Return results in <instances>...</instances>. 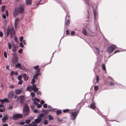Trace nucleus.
I'll return each mask as SVG.
<instances>
[{"mask_svg": "<svg viewBox=\"0 0 126 126\" xmlns=\"http://www.w3.org/2000/svg\"><path fill=\"white\" fill-rule=\"evenodd\" d=\"M29 126H36L35 125H33L32 123L30 124H28Z\"/></svg>", "mask_w": 126, "mask_h": 126, "instance_id": "64", "label": "nucleus"}, {"mask_svg": "<svg viewBox=\"0 0 126 126\" xmlns=\"http://www.w3.org/2000/svg\"><path fill=\"white\" fill-rule=\"evenodd\" d=\"M37 99V98H36L35 97H34V98H32V100L33 101H36Z\"/></svg>", "mask_w": 126, "mask_h": 126, "instance_id": "53", "label": "nucleus"}, {"mask_svg": "<svg viewBox=\"0 0 126 126\" xmlns=\"http://www.w3.org/2000/svg\"><path fill=\"white\" fill-rule=\"evenodd\" d=\"M23 16L22 15L20 18H16L14 22V25L16 26L17 25L18 22L20 21L23 18Z\"/></svg>", "mask_w": 126, "mask_h": 126, "instance_id": "11", "label": "nucleus"}, {"mask_svg": "<svg viewBox=\"0 0 126 126\" xmlns=\"http://www.w3.org/2000/svg\"><path fill=\"white\" fill-rule=\"evenodd\" d=\"M13 55L14 56L12 59V61L11 64V66L13 67L15 65V64L17 63L18 61V57L15 53H14Z\"/></svg>", "mask_w": 126, "mask_h": 126, "instance_id": "5", "label": "nucleus"}, {"mask_svg": "<svg viewBox=\"0 0 126 126\" xmlns=\"http://www.w3.org/2000/svg\"><path fill=\"white\" fill-rule=\"evenodd\" d=\"M85 1L86 4H87V6H88L87 9V12L89 14H91L92 13V10L93 11L94 15V23L95 25V29L94 30L92 29L91 27L88 28V29L89 31V32L90 34V36H93L94 35V32L96 30L97 26L98 25V23H96L95 22V20L96 19V16L97 14L96 12V11H94L93 10V8L92 5L90 4L88 0H84Z\"/></svg>", "mask_w": 126, "mask_h": 126, "instance_id": "1", "label": "nucleus"}, {"mask_svg": "<svg viewBox=\"0 0 126 126\" xmlns=\"http://www.w3.org/2000/svg\"><path fill=\"white\" fill-rule=\"evenodd\" d=\"M44 103L45 102L43 100H42L41 101L40 103L41 104L43 105L44 104Z\"/></svg>", "mask_w": 126, "mask_h": 126, "instance_id": "60", "label": "nucleus"}, {"mask_svg": "<svg viewBox=\"0 0 126 126\" xmlns=\"http://www.w3.org/2000/svg\"><path fill=\"white\" fill-rule=\"evenodd\" d=\"M8 46L9 48L10 49H11L12 47V45L11 43L9 42H8Z\"/></svg>", "mask_w": 126, "mask_h": 126, "instance_id": "30", "label": "nucleus"}, {"mask_svg": "<svg viewBox=\"0 0 126 126\" xmlns=\"http://www.w3.org/2000/svg\"><path fill=\"white\" fill-rule=\"evenodd\" d=\"M40 71L41 70L40 69H39L36 71L35 73L33 76V78L36 79L37 77L41 75V73H40Z\"/></svg>", "mask_w": 126, "mask_h": 126, "instance_id": "10", "label": "nucleus"}, {"mask_svg": "<svg viewBox=\"0 0 126 126\" xmlns=\"http://www.w3.org/2000/svg\"><path fill=\"white\" fill-rule=\"evenodd\" d=\"M30 110L29 107L27 104H25L23 108V114L25 117L28 115L30 113Z\"/></svg>", "mask_w": 126, "mask_h": 126, "instance_id": "2", "label": "nucleus"}, {"mask_svg": "<svg viewBox=\"0 0 126 126\" xmlns=\"http://www.w3.org/2000/svg\"><path fill=\"white\" fill-rule=\"evenodd\" d=\"M57 111H56V114L57 115H59L60 114L62 113V111L61 110H57Z\"/></svg>", "mask_w": 126, "mask_h": 126, "instance_id": "28", "label": "nucleus"}, {"mask_svg": "<svg viewBox=\"0 0 126 126\" xmlns=\"http://www.w3.org/2000/svg\"><path fill=\"white\" fill-rule=\"evenodd\" d=\"M14 95V94L13 92H10L8 95V97L9 99H11L13 96Z\"/></svg>", "mask_w": 126, "mask_h": 126, "instance_id": "13", "label": "nucleus"}, {"mask_svg": "<svg viewBox=\"0 0 126 126\" xmlns=\"http://www.w3.org/2000/svg\"><path fill=\"white\" fill-rule=\"evenodd\" d=\"M15 93L17 95L20 94L22 92V90L21 89H17L15 90Z\"/></svg>", "mask_w": 126, "mask_h": 126, "instance_id": "16", "label": "nucleus"}, {"mask_svg": "<svg viewBox=\"0 0 126 126\" xmlns=\"http://www.w3.org/2000/svg\"><path fill=\"white\" fill-rule=\"evenodd\" d=\"M70 19H69L67 20L66 24V25H68L70 23Z\"/></svg>", "mask_w": 126, "mask_h": 126, "instance_id": "38", "label": "nucleus"}, {"mask_svg": "<svg viewBox=\"0 0 126 126\" xmlns=\"http://www.w3.org/2000/svg\"><path fill=\"white\" fill-rule=\"evenodd\" d=\"M31 122V120H26L25 121V123L26 124H28L30 123Z\"/></svg>", "mask_w": 126, "mask_h": 126, "instance_id": "44", "label": "nucleus"}, {"mask_svg": "<svg viewBox=\"0 0 126 126\" xmlns=\"http://www.w3.org/2000/svg\"><path fill=\"white\" fill-rule=\"evenodd\" d=\"M23 36H20L19 38L20 41L21 42H22L23 41Z\"/></svg>", "mask_w": 126, "mask_h": 126, "instance_id": "54", "label": "nucleus"}, {"mask_svg": "<svg viewBox=\"0 0 126 126\" xmlns=\"http://www.w3.org/2000/svg\"><path fill=\"white\" fill-rule=\"evenodd\" d=\"M102 68L105 71L106 70V67L105 65L104 64H103L102 66Z\"/></svg>", "mask_w": 126, "mask_h": 126, "instance_id": "45", "label": "nucleus"}, {"mask_svg": "<svg viewBox=\"0 0 126 126\" xmlns=\"http://www.w3.org/2000/svg\"><path fill=\"white\" fill-rule=\"evenodd\" d=\"M44 116V114L43 113H41L39 114V118H41L43 117Z\"/></svg>", "mask_w": 126, "mask_h": 126, "instance_id": "42", "label": "nucleus"}, {"mask_svg": "<svg viewBox=\"0 0 126 126\" xmlns=\"http://www.w3.org/2000/svg\"><path fill=\"white\" fill-rule=\"evenodd\" d=\"M69 111V109H66L64 110H63V112L64 113H66L67 112Z\"/></svg>", "mask_w": 126, "mask_h": 126, "instance_id": "41", "label": "nucleus"}, {"mask_svg": "<svg viewBox=\"0 0 126 126\" xmlns=\"http://www.w3.org/2000/svg\"><path fill=\"white\" fill-rule=\"evenodd\" d=\"M18 74V72H14L13 71H12L10 73V75H12L13 74H15L16 75H17Z\"/></svg>", "mask_w": 126, "mask_h": 126, "instance_id": "24", "label": "nucleus"}, {"mask_svg": "<svg viewBox=\"0 0 126 126\" xmlns=\"http://www.w3.org/2000/svg\"><path fill=\"white\" fill-rule=\"evenodd\" d=\"M96 82L98 83L99 80V78L98 76L97 75L96 76Z\"/></svg>", "mask_w": 126, "mask_h": 126, "instance_id": "34", "label": "nucleus"}, {"mask_svg": "<svg viewBox=\"0 0 126 126\" xmlns=\"http://www.w3.org/2000/svg\"><path fill=\"white\" fill-rule=\"evenodd\" d=\"M37 108H40L41 107V104H37Z\"/></svg>", "mask_w": 126, "mask_h": 126, "instance_id": "62", "label": "nucleus"}, {"mask_svg": "<svg viewBox=\"0 0 126 126\" xmlns=\"http://www.w3.org/2000/svg\"><path fill=\"white\" fill-rule=\"evenodd\" d=\"M31 95L32 96V98H33L34 97L35 94L34 92H32L31 93Z\"/></svg>", "mask_w": 126, "mask_h": 126, "instance_id": "33", "label": "nucleus"}, {"mask_svg": "<svg viewBox=\"0 0 126 126\" xmlns=\"http://www.w3.org/2000/svg\"><path fill=\"white\" fill-rule=\"evenodd\" d=\"M47 107V105L46 104H44L43 105V107L44 108H46Z\"/></svg>", "mask_w": 126, "mask_h": 126, "instance_id": "52", "label": "nucleus"}, {"mask_svg": "<svg viewBox=\"0 0 126 126\" xmlns=\"http://www.w3.org/2000/svg\"><path fill=\"white\" fill-rule=\"evenodd\" d=\"M22 48H20L18 50V52L19 53H21L22 52Z\"/></svg>", "mask_w": 126, "mask_h": 126, "instance_id": "56", "label": "nucleus"}, {"mask_svg": "<svg viewBox=\"0 0 126 126\" xmlns=\"http://www.w3.org/2000/svg\"><path fill=\"white\" fill-rule=\"evenodd\" d=\"M35 123H36L35 122V120L33 121L32 122V123L33 125H35L36 126H37V124H35Z\"/></svg>", "mask_w": 126, "mask_h": 126, "instance_id": "59", "label": "nucleus"}, {"mask_svg": "<svg viewBox=\"0 0 126 126\" xmlns=\"http://www.w3.org/2000/svg\"><path fill=\"white\" fill-rule=\"evenodd\" d=\"M37 95H40L41 94V91H39L37 92Z\"/></svg>", "mask_w": 126, "mask_h": 126, "instance_id": "61", "label": "nucleus"}, {"mask_svg": "<svg viewBox=\"0 0 126 126\" xmlns=\"http://www.w3.org/2000/svg\"><path fill=\"white\" fill-rule=\"evenodd\" d=\"M5 9V6L4 5H3L2 6L1 8V11L2 12H3Z\"/></svg>", "mask_w": 126, "mask_h": 126, "instance_id": "31", "label": "nucleus"}, {"mask_svg": "<svg viewBox=\"0 0 126 126\" xmlns=\"http://www.w3.org/2000/svg\"><path fill=\"white\" fill-rule=\"evenodd\" d=\"M13 108V107L12 106H9V107H8V109L9 110H12Z\"/></svg>", "mask_w": 126, "mask_h": 126, "instance_id": "58", "label": "nucleus"}, {"mask_svg": "<svg viewBox=\"0 0 126 126\" xmlns=\"http://www.w3.org/2000/svg\"><path fill=\"white\" fill-rule=\"evenodd\" d=\"M117 86H118L119 87L121 88H123V86L122 85L119 83H118V84Z\"/></svg>", "mask_w": 126, "mask_h": 126, "instance_id": "40", "label": "nucleus"}, {"mask_svg": "<svg viewBox=\"0 0 126 126\" xmlns=\"http://www.w3.org/2000/svg\"><path fill=\"white\" fill-rule=\"evenodd\" d=\"M82 32L85 35H87V33L86 31V30L83 29L82 31Z\"/></svg>", "mask_w": 126, "mask_h": 126, "instance_id": "26", "label": "nucleus"}, {"mask_svg": "<svg viewBox=\"0 0 126 126\" xmlns=\"http://www.w3.org/2000/svg\"><path fill=\"white\" fill-rule=\"evenodd\" d=\"M15 67H16L18 68L19 69H22V67L21 63H18L15 65Z\"/></svg>", "mask_w": 126, "mask_h": 126, "instance_id": "19", "label": "nucleus"}, {"mask_svg": "<svg viewBox=\"0 0 126 126\" xmlns=\"http://www.w3.org/2000/svg\"><path fill=\"white\" fill-rule=\"evenodd\" d=\"M75 32L74 31H72L71 33V36H73L75 35Z\"/></svg>", "mask_w": 126, "mask_h": 126, "instance_id": "46", "label": "nucleus"}, {"mask_svg": "<svg viewBox=\"0 0 126 126\" xmlns=\"http://www.w3.org/2000/svg\"><path fill=\"white\" fill-rule=\"evenodd\" d=\"M22 76L24 78V80L25 81H27L28 79V77L27 76L26 74H24L22 75Z\"/></svg>", "mask_w": 126, "mask_h": 126, "instance_id": "18", "label": "nucleus"}, {"mask_svg": "<svg viewBox=\"0 0 126 126\" xmlns=\"http://www.w3.org/2000/svg\"><path fill=\"white\" fill-rule=\"evenodd\" d=\"M49 120H50L53 119V117L52 116L49 115L48 116Z\"/></svg>", "mask_w": 126, "mask_h": 126, "instance_id": "32", "label": "nucleus"}, {"mask_svg": "<svg viewBox=\"0 0 126 126\" xmlns=\"http://www.w3.org/2000/svg\"><path fill=\"white\" fill-rule=\"evenodd\" d=\"M24 98V97L23 96L20 95L18 97L17 99L19 100H20V102L21 103H22L23 102Z\"/></svg>", "mask_w": 126, "mask_h": 126, "instance_id": "14", "label": "nucleus"}, {"mask_svg": "<svg viewBox=\"0 0 126 126\" xmlns=\"http://www.w3.org/2000/svg\"><path fill=\"white\" fill-rule=\"evenodd\" d=\"M39 66L38 65H36L33 67V68L35 70H37L39 68Z\"/></svg>", "mask_w": 126, "mask_h": 126, "instance_id": "29", "label": "nucleus"}, {"mask_svg": "<svg viewBox=\"0 0 126 126\" xmlns=\"http://www.w3.org/2000/svg\"><path fill=\"white\" fill-rule=\"evenodd\" d=\"M32 0H26V4L28 5H29L31 4H32Z\"/></svg>", "mask_w": 126, "mask_h": 126, "instance_id": "21", "label": "nucleus"}, {"mask_svg": "<svg viewBox=\"0 0 126 126\" xmlns=\"http://www.w3.org/2000/svg\"><path fill=\"white\" fill-rule=\"evenodd\" d=\"M24 11V9L23 7L21 6H20L17 8H16L14 12V16L16 17L18 14V13H22Z\"/></svg>", "mask_w": 126, "mask_h": 126, "instance_id": "3", "label": "nucleus"}, {"mask_svg": "<svg viewBox=\"0 0 126 126\" xmlns=\"http://www.w3.org/2000/svg\"><path fill=\"white\" fill-rule=\"evenodd\" d=\"M10 32H11L10 36L11 38L13 37V36L15 34V31L13 28H8L7 30V37L9 35Z\"/></svg>", "mask_w": 126, "mask_h": 126, "instance_id": "4", "label": "nucleus"}, {"mask_svg": "<svg viewBox=\"0 0 126 126\" xmlns=\"http://www.w3.org/2000/svg\"><path fill=\"white\" fill-rule=\"evenodd\" d=\"M32 90H33L34 91V92H36L38 91V89L37 88H36L35 89H34Z\"/></svg>", "mask_w": 126, "mask_h": 126, "instance_id": "49", "label": "nucleus"}, {"mask_svg": "<svg viewBox=\"0 0 126 126\" xmlns=\"http://www.w3.org/2000/svg\"><path fill=\"white\" fill-rule=\"evenodd\" d=\"M35 79H34L33 78V79H32V81L31 82V84H33L35 83Z\"/></svg>", "mask_w": 126, "mask_h": 126, "instance_id": "48", "label": "nucleus"}, {"mask_svg": "<svg viewBox=\"0 0 126 126\" xmlns=\"http://www.w3.org/2000/svg\"><path fill=\"white\" fill-rule=\"evenodd\" d=\"M8 100L7 98H5L1 100V103L3 104L5 102H8Z\"/></svg>", "mask_w": 126, "mask_h": 126, "instance_id": "22", "label": "nucleus"}, {"mask_svg": "<svg viewBox=\"0 0 126 126\" xmlns=\"http://www.w3.org/2000/svg\"><path fill=\"white\" fill-rule=\"evenodd\" d=\"M109 78L111 80L110 82V84L111 86L117 85L118 83L115 82L113 78L110 76H108Z\"/></svg>", "mask_w": 126, "mask_h": 126, "instance_id": "9", "label": "nucleus"}, {"mask_svg": "<svg viewBox=\"0 0 126 126\" xmlns=\"http://www.w3.org/2000/svg\"><path fill=\"white\" fill-rule=\"evenodd\" d=\"M79 111V110H78L76 111L70 113L71 114L70 115V119L72 120H74L75 119L77 115H78Z\"/></svg>", "mask_w": 126, "mask_h": 126, "instance_id": "6", "label": "nucleus"}, {"mask_svg": "<svg viewBox=\"0 0 126 126\" xmlns=\"http://www.w3.org/2000/svg\"><path fill=\"white\" fill-rule=\"evenodd\" d=\"M23 115L21 114H16L13 115V119L16 120L18 119L22 118Z\"/></svg>", "mask_w": 126, "mask_h": 126, "instance_id": "8", "label": "nucleus"}, {"mask_svg": "<svg viewBox=\"0 0 126 126\" xmlns=\"http://www.w3.org/2000/svg\"><path fill=\"white\" fill-rule=\"evenodd\" d=\"M25 124V123L24 122H21L19 123L20 125H24Z\"/></svg>", "mask_w": 126, "mask_h": 126, "instance_id": "63", "label": "nucleus"}, {"mask_svg": "<svg viewBox=\"0 0 126 126\" xmlns=\"http://www.w3.org/2000/svg\"><path fill=\"white\" fill-rule=\"evenodd\" d=\"M19 46L20 47L23 48L24 47V46L23 45V43L21 42L19 44Z\"/></svg>", "mask_w": 126, "mask_h": 126, "instance_id": "37", "label": "nucleus"}, {"mask_svg": "<svg viewBox=\"0 0 126 126\" xmlns=\"http://www.w3.org/2000/svg\"><path fill=\"white\" fill-rule=\"evenodd\" d=\"M32 90L34 89L37 88L36 86L34 84H33L32 86Z\"/></svg>", "mask_w": 126, "mask_h": 126, "instance_id": "43", "label": "nucleus"}, {"mask_svg": "<svg viewBox=\"0 0 126 126\" xmlns=\"http://www.w3.org/2000/svg\"><path fill=\"white\" fill-rule=\"evenodd\" d=\"M19 81L18 82V84L19 85H21L22 84L23 82V81L22 80H19Z\"/></svg>", "mask_w": 126, "mask_h": 126, "instance_id": "57", "label": "nucleus"}, {"mask_svg": "<svg viewBox=\"0 0 126 126\" xmlns=\"http://www.w3.org/2000/svg\"><path fill=\"white\" fill-rule=\"evenodd\" d=\"M90 107L92 109L94 110L96 109L95 103L93 102L91 104Z\"/></svg>", "mask_w": 126, "mask_h": 126, "instance_id": "17", "label": "nucleus"}, {"mask_svg": "<svg viewBox=\"0 0 126 126\" xmlns=\"http://www.w3.org/2000/svg\"><path fill=\"white\" fill-rule=\"evenodd\" d=\"M42 119L41 118H39L38 117H37V119L35 120V121L36 124H38L42 120Z\"/></svg>", "mask_w": 126, "mask_h": 126, "instance_id": "20", "label": "nucleus"}, {"mask_svg": "<svg viewBox=\"0 0 126 126\" xmlns=\"http://www.w3.org/2000/svg\"><path fill=\"white\" fill-rule=\"evenodd\" d=\"M4 57L5 58H6L7 57V53L6 52V51H4Z\"/></svg>", "mask_w": 126, "mask_h": 126, "instance_id": "51", "label": "nucleus"}, {"mask_svg": "<svg viewBox=\"0 0 126 126\" xmlns=\"http://www.w3.org/2000/svg\"><path fill=\"white\" fill-rule=\"evenodd\" d=\"M98 87L97 86H94V90L95 91H97L98 89Z\"/></svg>", "mask_w": 126, "mask_h": 126, "instance_id": "35", "label": "nucleus"}, {"mask_svg": "<svg viewBox=\"0 0 126 126\" xmlns=\"http://www.w3.org/2000/svg\"><path fill=\"white\" fill-rule=\"evenodd\" d=\"M18 79L19 80H22L21 79H22V76L21 75H19L17 77Z\"/></svg>", "mask_w": 126, "mask_h": 126, "instance_id": "39", "label": "nucleus"}, {"mask_svg": "<svg viewBox=\"0 0 126 126\" xmlns=\"http://www.w3.org/2000/svg\"><path fill=\"white\" fill-rule=\"evenodd\" d=\"M27 89L29 91L31 92V90H32V86H28L27 88Z\"/></svg>", "mask_w": 126, "mask_h": 126, "instance_id": "25", "label": "nucleus"}, {"mask_svg": "<svg viewBox=\"0 0 126 126\" xmlns=\"http://www.w3.org/2000/svg\"><path fill=\"white\" fill-rule=\"evenodd\" d=\"M116 48V45L114 44L112 45L108 48L107 50V51L110 53Z\"/></svg>", "mask_w": 126, "mask_h": 126, "instance_id": "7", "label": "nucleus"}, {"mask_svg": "<svg viewBox=\"0 0 126 126\" xmlns=\"http://www.w3.org/2000/svg\"><path fill=\"white\" fill-rule=\"evenodd\" d=\"M49 111V110H45L43 109L42 110V112L45 113L46 114H47L48 113Z\"/></svg>", "mask_w": 126, "mask_h": 126, "instance_id": "23", "label": "nucleus"}, {"mask_svg": "<svg viewBox=\"0 0 126 126\" xmlns=\"http://www.w3.org/2000/svg\"><path fill=\"white\" fill-rule=\"evenodd\" d=\"M43 123L44 125H47L48 123V122L47 120H45L44 121Z\"/></svg>", "mask_w": 126, "mask_h": 126, "instance_id": "47", "label": "nucleus"}, {"mask_svg": "<svg viewBox=\"0 0 126 126\" xmlns=\"http://www.w3.org/2000/svg\"><path fill=\"white\" fill-rule=\"evenodd\" d=\"M56 2H57L58 3H61V6H62V4H63V3L62 2V1H60L58 0V1H56Z\"/></svg>", "mask_w": 126, "mask_h": 126, "instance_id": "55", "label": "nucleus"}, {"mask_svg": "<svg viewBox=\"0 0 126 126\" xmlns=\"http://www.w3.org/2000/svg\"><path fill=\"white\" fill-rule=\"evenodd\" d=\"M122 51V50H121V51H120V50H115L114 52V53H113V54H115V53H117V52H120V51Z\"/></svg>", "mask_w": 126, "mask_h": 126, "instance_id": "50", "label": "nucleus"}, {"mask_svg": "<svg viewBox=\"0 0 126 126\" xmlns=\"http://www.w3.org/2000/svg\"><path fill=\"white\" fill-rule=\"evenodd\" d=\"M58 110V109H57L54 108L52 109H49V111L54 112H56V110Z\"/></svg>", "mask_w": 126, "mask_h": 126, "instance_id": "27", "label": "nucleus"}, {"mask_svg": "<svg viewBox=\"0 0 126 126\" xmlns=\"http://www.w3.org/2000/svg\"><path fill=\"white\" fill-rule=\"evenodd\" d=\"M12 50L13 51L14 53L15 52L16 50V47L15 46H14Z\"/></svg>", "mask_w": 126, "mask_h": 126, "instance_id": "36", "label": "nucleus"}, {"mask_svg": "<svg viewBox=\"0 0 126 126\" xmlns=\"http://www.w3.org/2000/svg\"><path fill=\"white\" fill-rule=\"evenodd\" d=\"M8 117L7 115L4 116L2 119V122L3 123L5 122L6 120H8Z\"/></svg>", "mask_w": 126, "mask_h": 126, "instance_id": "15", "label": "nucleus"}, {"mask_svg": "<svg viewBox=\"0 0 126 126\" xmlns=\"http://www.w3.org/2000/svg\"><path fill=\"white\" fill-rule=\"evenodd\" d=\"M93 50L96 54L98 56L99 55L100 53V50L98 48L96 47H95Z\"/></svg>", "mask_w": 126, "mask_h": 126, "instance_id": "12", "label": "nucleus"}]
</instances>
